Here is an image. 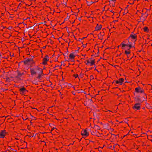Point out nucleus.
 Listing matches in <instances>:
<instances>
[{"instance_id": "f257e3e1", "label": "nucleus", "mask_w": 152, "mask_h": 152, "mask_svg": "<svg viewBox=\"0 0 152 152\" xmlns=\"http://www.w3.org/2000/svg\"><path fill=\"white\" fill-rule=\"evenodd\" d=\"M137 37L136 34L132 33L128 38L129 41V47L130 48L134 47L135 42L137 40Z\"/></svg>"}, {"instance_id": "f03ea898", "label": "nucleus", "mask_w": 152, "mask_h": 152, "mask_svg": "<svg viewBox=\"0 0 152 152\" xmlns=\"http://www.w3.org/2000/svg\"><path fill=\"white\" fill-rule=\"evenodd\" d=\"M129 42L128 39L124 40L120 44L121 48L123 49H126L127 47H129Z\"/></svg>"}, {"instance_id": "7ed1b4c3", "label": "nucleus", "mask_w": 152, "mask_h": 152, "mask_svg": "<svg viewBox=\"0 0 152 152\" xmlns=\"http://www.w3.org/2000/svg\"><path fill=\"white\" fill-rule=\"evenodd\" d=\"M86 64L88 66H92L95 65V60L89 58L86 60L85 62Z\"/></svg>"}, {"instance_id": "20e7f679", "label": "nucleus", "mask_w": 152, "mask_h": 152, "mask_svg": "<svg viewBox=\"0 0 152 152\" xmlns=\"http://www.w3.org/2000/svg\"><path fill=\"white\" fill-rule=\"evenodd\" d=\"M90 129L86 128V129H83L81 131V134L83 137H86L89 135V132Z\"/></svg>"}, {"instance_id": "39448f33", "label": "nucleus", "mask_w": 152, "mask_h": 152, "mask_svg": "<svg viewBox=\"0 0 152 152\" xmlns=\"http://www.w3.org/2000/svg\"><path fill=\"white\" fill-rule=\"evenodd\" d=\"M141 105V104L139 103L135 104L132 107V108L135 111L139 110L140 109Z\"/></svg>"}, {"instance_id": "423d86ee", "label": "nucleus", "mask_w": 152, "mask_h": 152, "mask_svg": "<svg viewBox=\"0 0 152 152\" xmlns=\"http://www.w3.org/2000/svg\"><path fill=\"white\" fill-rule=\"evenodd\" d=\"M7 134V133L5 130L0 131V138H4Z\"/></svg>"}, {"instance_id": "0eeeda50", "label": "nucleus", "mask_w": 152, "mask_h": 152, "mask_svg": "<svg viewBox=\"0 0 152 152\" xmlns=\"http://www.w3.org/2000/svg\"><path fill=\"white\" fill-rule=\"evenodd\" d=\"M131 48H130L129 47H127V48L124 51V53L126 55L128 59H129L130 56V54L131 53L130 49Z\"/></svg>"}, {"instance_id": "6e6552de", "label": "nucleus", "mask_w": 152, "mask_h": 152, "mask_svg": "<svg viewBox=\"0 0 152 152\" xmlns=\"http://www.w3.org/2000/svg\"><path fill=\"white\" fill-rule=\"evenodd\" d=\"M22 76L21 73H18L17 76H15L14 77L13 79L14 81L16 83L18 82L19 81L21 80V79L20 78V76Z\"/></svg>"}, {"instance_id": "1a4fd4ad", "label": "nucleus", "mask_w": 152, "mask_h": 152, "mask_svg": "<svg viewBox=\"0 0 152 152\" xmlns=\"http://www.w3.org/2000/svg\"><path fill=\"white\" fill-rule=\"evenodd\" d=\"M135 91L136 93H140L141 94L144 93V91L140 87H138L135 88Z\"/></svg>"}, {"instance_id": "9d476101", "label": "nucleus", "mask_w": 152, "mask_h": 152, "mask_svg": "<svg viewBox=\"0 0 152 152\" xmlns=\"http://www.w3.org/2000/svg\"><path fill=\"white\" fill-rule=\"evenodd\" d=\"M124 79L123 78H120L118 80H114L113 82V83L114 82L117 84H118L119 85H121L123 84L124 81Z\"/></svg>"}, {"instance_id": "9b49d317", "label": "nucleus", "mask_w": 152, "mask_h": 152, "mask_svg": "<svg viewBox=\"0 0 152 152\" xmlns=\"http://www.w3.org/2000/svg\"><path fill=\"white\" fill-rule=\"evenodd\" d=\"M49 60V57L47 55L44 58L42 61V64L43 65H46L47 64V62Z\"/></svg>"}, {"instance_id": "f8f14e48", "label": "nucleus", "mask_w": 152, "mask_h": 152, "mask_svg": "<svg viewBox=\"0 0 152 152\" xmlns=\"http://www.w3.org/2000/svg\"><path fill=\"white\" fill-rule=\"evenodd\" d=\"M19 91L20 94L23 95H24L26 94V92L27 91L26 88L23 87L20 88Z\"/></svg>"}, {"instance_id": "ddd939ff", "label": "nucleus", "mask_w": 152, "mask_h": 152, "mask_svg": "<svg viewBox=\"0 0 152 152\" xmlns=\"http://www.w3.org/2000/svg\"><path fill=\"white\" fill-rule=\"evenodd\" d=\"M37 70L39 71V72L38 74V77L39 78H40L43 74L42 69L41 68L38 67L37 68Z\"/></svg>"}, {"instance_id": "4468645a", "label": "nucleus", "mask_w": 152, "mask_h": 152, "mask_svg": "<svg viewBox=\"0 0 152 152\" xmlns=\"http://www.w3.org/2000/svg\"><path fill=\"white\" fill-rule=\"evenodd\" d=\"M102 27V26L101 25L97 24L95 28V31H98L101 29Z\"/></svg>"}, {"instance_id": "2eb2a0df", "label": "nucleus", "mask_w": 152, "mask_h": 152, "mask_svg": "<svg viewBox=\"0 0 152 152\" xmlns=\"http://www.w3.org/2000/svg\"><path fill=\"white\" fill-rule=\"evenodd\" d=\"M31 75H34L36 74V72L35 70L33 68L31 69Z\"/></svg>"}, {"instance_id": "dca6fc26", "label": "nucleus", "mask_w": 152, "mask_h": 152, "mask_svg": "<svg viewBox=\"0 0 152 152\" xmlns=\"http://www.w3.org/2000/svg\"><path fill=\"white\" fill-rule=\"evenodd\" d=\"M69 57L71 59H74L75 56L73 53H71L69 54Z\"/></svg>"}, {"instance_id": "f3484780", "label": "nucleus", "mask_w": 152, "mask_h": 152, "mask_svg": "<svg viewBox=\"0 0 152 152\" xmlns=\"http://www.w3.org/2000/svg\"><path fill=\"white\" fill-rule=\"evenodd\" d=\"M143 31L144 32H148V29L147 27L145 26L143 28Z\"/></svg>"}, {"instance_id": "a211bd4d", "label": "nucleus", "mask_w": 152, "mask_h": 152, "mask_svg": "<svg viewBox=\"0 0 152 152\" xmlns=\"http://www.w3.org/2000/svg\"><path fill=\"white\" fill-rule=\"evenodd\" d=\"M30 61V60L29 59H28L24 61V63L25 64H27L28 62Z\"/></svg>"}, {"instance_id": "6ab92c4d", "label": "nucleus", "mask_w": 152, "mask_h": 152, "mask_svg": "<svg viewBox=\"0 0 152 152\" xmlns=\"http://www.w3.org/2000/svg\"><path fill=\"white\" fill-rule=\"evenodd\" d=\"M73 76L76 78L78 77V75L77 74H75Z\"/></svg>"}, {"instance_id": "aec40b11", "label": "nucleus", "mask_w": 152, "mask_h": 152, "mask_svg": "<svg viewBox=\"0 0 152 152\" xmlns=\"http://www.w3.org/2000/svg\"><path fill=\"white\" fill-rule=\"evenodd\" d=\"M72 94L73 95H75V91H72Z\"/></svg>"}, {"instance_id": "412c9836", "label": "nucleus", "mask_w": 152, "mask_h": 152, "mask_svg": "<svg viewBox=\"0 0 152 152\" xmlns=\"http://www.w3.org/2000/svg\"><path fill=\"white\" fill-rule=\"evenodd\" d=\"M82 56H83L85 57L86 56V54H84V55L82 54Z\"/></svg>"}, {"instance_id": "4be33fe9", "label": "nucleus", "mask_w": 152, "mask_h": 152, "mask_svg": "<svg viewBox=\"0 0 152 152\" xmlns=\"http://www.w3.org/2000/svg\"><path fill=\"white\" fill-rule=\"evenodd\" d=\"M21 74H22V75H24V74L23 73H21Z\"/></svg>"}, {"instance_id": "5701e85b", "label": "nucleus", "mask_w": 152, "mask_h": 152, "mask_svg": "<svg viewBox=\"0 0 152 152\" xmlns=\"http://www.w3.org/2000/svg\"><path fill=\"white\" fill-rule=\"evenodd\" d=\"M34 136V134H33L32 136V137H33Z\"/></svg>"}, {"instance_id": "b1692460", "label": "nucleus", "mask_w": 152, "mask_h": 152, "mask_svg": "<svg viewBox=\"0 0 152 152\" xmlns=\"http://www.w3.org/2000/svg\"><path fill=\"white\" fill-rule=\"evenodd\" d=\"M91 133L92 135H94V134H92V132H91Z\"/></svg>"}]
</instances>
